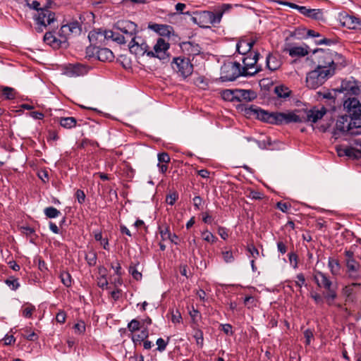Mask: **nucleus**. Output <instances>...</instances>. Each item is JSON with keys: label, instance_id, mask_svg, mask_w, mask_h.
Here are the masks:
<instances>
[{"label": "nucleus", "instance_id": "8fccbe9b", "mask_svg": "<svg viewBox=\"0 0 361 361\" xmlns=\"http://www.w3.org/2000/svg\"><path fill=\"white\" fill-rule=\"evenodd\" d=\"M156 344L157 345V350L163 352L166 348L168 341H165L162 338H159L157 340Z\"/></svg>", "mask_w": 361, "mask_h": 361}, {"label": "nucleus", "instance_id": "a211bd4d", "mask_svg": "<svg viewBox=\"0 0 361 361\" xmlns=\"http://www.w3.org/2000/svg\"><path fill=\"white\" fill-rule=\"evenodd\" d=\"M313 278L319 288L327 290L334 286L329 276L322 271H315Z\"/></svg>", "mask_w": 361, "mask_h": 361}, {"label": "nucleus", "instance_id": "f704fd0d", "mask_svg": "<svg viewBox=\"0 0 361 361\" xmlns=\"http://www.w3.org/2000/svg\"><path fill=\"white\" fill-rule=\"evenodd\" d=\"M149 336L148 329L145 327L144 329H141V331L138 334H135L133 336V342L137 345L140 344L142 341H144Z\"/></svg>", "mask_w": 361, "mask_h": 361}, {"label": "nucleus", "instance_id": "49530a36", "mask_svg": "<svg viewBox=\"0 0 361 361\" xmlns=\"http://www.w3.org/2000/svg\"><path fill=\"white\" fill-rule=\"evenodd\" d=\"M247 250L250 254L249 257H251L252 259H254L255 260H256L258 258V257L259 256V250L253 245H249L247 247Z\"/></svg>", "mask_w": 361, "mask_h": 361}, {"label": "nucleus", "instance_id": "f03ea898", "mask_svg": "<svg viewBox=\"0 0 361 361\" xmlns=\"http://www.w3.org/2000/svg\"><path fill=\"white\" fill-rule=\"evenodd\" d=\"M319 94L322 98L329 99L330 101L329 104H333V109H335L336 106L340 105L341 100L348 97V94L359 95L360 89L357 82L352 78L343 80L339 89H334L331 91L319 92Z\"/></svg>", "mask_w": 361, "mask_h": 361}, {"label": "nucleus", "instance_id": "864d4df0", "mask_svg": "<svg viewBox=\"0 0 361 361\" xmlns=\"http://www.w3.org/2000/svg\"><path fill=\"white\" fill-rule=\"evenodd\" d=\"M6 283L13 290H16L20 286L17 279H7Z\"/></svg>", "mask_w": 361, "mask_h": 361}, {"label": "nucleus", "instance_id": "7ed1b4c3", "mask_svg": "<svg viewBox=\"0 0 361 361\" xmlns=\"http://www.w3.org/2000/svg\"><path fill=\"white\" fill-rule=\"evenodd\" d=\"M251 111L259 120L274 125L302 123L304 120L294 111L269 112L259 108L251 109Z\"/></svg>", "mask_w": 361, "mask_h": 361}, {"label": "nucleus", "instance_id": "37998d69", "mask_svg": "<svg viewBox=\"0 0 361 361\" xmlns=\"http://www.w3.org/2000/svg\"><path fill=\"white\" fill-rule=\"evenodd\" d=\"M221 255L226 263H232L235 260V257L231 250H223L221 252Z\"/></svg>", "mask_w": 361, "mask_h": 361}, {"label": "nucleus", "instance_id": "393cba45", "mask_svg": "<svg viewBox=\"0 0 361 361\" xmlns=\"http://www.w3.org/2000/svg\"><path fill=\"white\" fill-rule=\"evenodd\" d=\"M267 67L270 71H276L281 66V61L279 56L274 54H269L266 59Z\"/></svg>", "mask_w": 361, "mask_h": 361}, {"label": "nucleus", "instance_id": "a878e982", "mask_svg": "<svg viewBox=\"0 0 361 361\" xmlns=\"http://www.w3.org/2000/svg\"><path fill=\"white\" fill-rule=\"evenodd\" d=\"M96 54L101 61H110L114 58L113 52L107 48H96Z\"/></svg>", "mask_w": 361, "mask_h": 361}, {"label": "nucleus", "instance_id": "9b49d317", "mask_svg": "<svg viewBox=\"0 0 361 361\" xmlns=\"http://www.w3.org/2000/svg\"><path fill=\"white\" fill-rule=\"evenodd\" d=\"M81 32V26L78 21L74 20L61 27L57 35L61 39L64 47L68 46V39L71 35H78Z\"/></svg>", "mask_w": 361, "mask_h": 361}, {"label": "nucleus", "instance_id": "4c0bfd02", "mask_svg": "<svg viewBox=\"0 0 361 361\" xmlns=\"http://www.w3.org/2000/svg\"><path fill=\"white\" fill-rule=\"evenodd\" d=\"M59 278L61 279V283L66 287H71L72 284V279L71 274L65 271L60 273Z\"/></svg>", "mask_w": 361, "mask_h": 361}, {"label": "nucleus", "instance_id": "774afa93", "mask_svg": "<svg viewBox=\"0 0 361 361\" xmlns=\"http://www.w3.org/2000/svg\"><path fill=\"white\" fill-rule=\"evenodd\" d=\"M195 338L196 339V342L197 345L202 346L203 345V334L202 331L197 332L195 335Z\"/></svg>", "mask_w": 361, "mask_h": 361}, {"label": "nucleus", "instance_id": "680f3d73", "mask_svg": "<svg viewBox=\"0 0 361 361\" xmlns=\"http://www.w3.org/2000/svg\"><path fill=\"white\" fill-rule=\"evenodd\" d=\"M66 314L63 311L58 312V314L56 316V322L60 324H63L66 322Z\"/></svg>", "mask_w": 361, "mask_h": 361}, {"label": "nucleus", "instance_id": "bb28decb", "mask_svg": "<svg viewBox=\"0 0 361 361\" xmlns=\"http://www.w3.org/2000/svg\"><path fill=\"white\" fill-rule=\"evenodd\" d=\"M159 163L157 166L161 173H165L168 169L167 164L170 161L169 155L166 152L158 154L157 156Z\"/></svg>", "mask_w": 361, "mask_h": 361}, {"label": "nucleus", "instance_id": "4be33fe9", "mask_svg": "<svg viewBox=\"0 0 361 361\" xmlns=\"http://www.w3.org/2000/svg\"><path fill=\"white\" fill-rule=\"evenodd\" d=\"M360 264L355 259L346 260V267L350 278L356 279L359 278Z\"/></svg>", "mask_w": 361, "mask_h": 361}, {"label": "nucleus", "instance_id": "c85d7f7f", "mask_svg": "<svg viewBox=\"0 0 361 361\" xmlns=\"http://www.w3.org/2000/svg\"><path fill=\"white\" fill-rule=\"evenodd\" d=\"M328 267L333 276H338L341 272V265L336 259L329 257L328 260Z\"/></svg>", "mask_w": 361, "mask_h": 361}, {"label": "nucleus", "instance_id": "052dcab7", "mask_svg": "<svg viewBox=\"0 0 361 361\" xmlns=\"http://www.w3.org/2000/svg\"><path fill=\"white\" fill-rule=\"evenodd\" d=\"M221 330L226 335H232L233 334L232 330V326L229 324H221Z\"/></svg>", "mask_w": 361, "mask_h": 361}, {"label": "nucleus", "instance_id": "5701e85b", "mask_svg": "<svg viewBox=\"0 0 361 361\" xmlns=\"http://www.w3.org/2000/svg\"><path fill=\"white\" fill-rule=\"evenodd\" d=\"M255 44L254 40H248L246 39H241L236 44L237 51L242 55H245L251 50L253 44Z\"/></svg>", "mask_w": 361, "mask_h": 361}, {"label": "nucleus", "instance_id": "72a5a7b5", "mask_svg": "<svg viewBox=\"0 0 361 361\" xmlns=\"http://www.w3.org/2000/svg\"><path fill=\"white\" fill-rule=\"evenodd\" d=\"M104 31H102V30H93V31H91L89 35H88V38L90 41V42L92 43H97V42L98 40H100L102 41V39H106L104 37Z\"/></svg>", "mask_w": 361, "mask_h": 361}, {"label": "nucleus", "instance_id": "c9c22d12", "mask_svg": "<svg viewBox=\"0 0 361 361\" xmlns=\"http://www.w3.org/2000/svg\"><path fill=\"white\" fill-rule=\"evenodd\" d=\"M327 293L325 295V298L326 300V302L328 305H331L333 301L336 298L337 293H336V286H334L331 288V289H327Z\"/></svg>", "mask_w": 361, "mask_h": 361}, {"label": "nucleus", "instance_id": "58836bf2", "mask_svg": "<svg viewBox=\"0 0 361 361\" xmlns=\"http://www.w3.org/2000/svg\"><path fill=\"white\" fill-rule=\"evenodd\" d=\"M44 212L47 217L50 219L56 218L61 214L60 211L54 207H46Z\"/></svg>", "mask_w": 361, "mask_h": 361}, {"label": "nucleus", "instance_id": "a19ab883", "mask_svg": "<svg viewBox=\"0 0 361 361\" xmlns=\"http://www.w3.org/2000/svg\"><path fill=\"white\" fill-rule=\"evenodd\" d=\"M2 92L4 97L7 99H13L16 97V92L15 90L10 87H4Z\"/></svg>", "mask_w": 361, "mask_h": 361}, {"label": "nucleus", "instance_id": "a18cd8bd", "mask_svg": "<svg viewBox=\"0 0 361 361\" xmlns=\"http://www.w3.org/2000/svg\"><path fill=\"white\" fill-rule=\"evenodd\" d=\"M85 259L90 266H94L97 263V255L94 252H89L85 255Z\"/></svg>", "mask_w": 361, "mask_h": 361}, {"label": "nucleus", "instance_id": "b1692460", "mask_svg": "<svg viewBox=\"0 0 361 361\" xmlns=\"http://www.w3.org/2000/svg\"><path fill=\"white\" fill-rule=\"evenodd\" d=\"M299 12L304 16L314 20H319L323 17V13L320 9H312L307 8L305 6H301L299 8Z\"/></svg>", "mask_w": 361, "mask_h": 361}, {"label": "nucleus", "instance_id": "6e6552de", "mask_svg": "<svg viewBox=\"0 0 361 361\" xmlns=\"http://www.w3.org/2000/svg\"><path fill=\"white\" fill-rule=\"evenodd\" d=\"M222 18L221 13H214L212 11H204L192 17V20L201 27L207 28L210 25L219 24Z\"/></svg>", "mask_w": 361, "mask_h": 361}, {"label": "nucleus", "instance_id": "cd10ccee", "mask_svg": "<svg viewBox=\"0 0 361 361\" xmlns=\"http://www.w3.org/2000/svg\"><path fill=\"white\" fill-rule=\"evenodd\" d=\"M27 5L38 13L41 10L48 7L49 0H27Z\"/></svg>", "mask_w": 361, "mask_h": 361}, {"label": "nucleus", "instance_id": "e433bc0d", "mask_svg": "<svg viewBox=\"0 0 361 361\" xmlns=\"http://www.w3.org/2000/svg\"><path fill=\"white\" fill-rule=\"evenodd\" d=\"M202 238L204 240L211 243L214 244L216 242L217 238L212 234L210 231H209L207 229H205L201 232Z\"/></svg>", "mask_w": 361, "mask_h": 361}, {"label": "nucleus", "instance_id": "20e7f679", "mask_svg": "<svg viewBox=\"0 0 361 361\" xmlns=\"http://www.w3.org/2000/svg\"><path fill=\"white\" fill-rule=\"evenodd\" d=\"M312 61L316 68L324 69H332V75L338 64H343V57L341 54L330 49H317L312 56Z\"/></svg>", "mask_w": 361, "mask_h": 361}, {"label": "nucleus", "instance_id": "dca6fc26", "mask_svg": "<svg viewBox=\"0 0 361 361\" xmlns=\"http://www.w3.org/2000/svg\"><path fill=\"white\" fill-rule=\"evenodd\" d=\"M338 20L343 27L361 30V20L345 11L339 13Z\"/></svg>", "mask_w": 361, "mask_h": 361}, {"label": "nucleus", "instance_id": "f8f14e48", "mask_svg": "<svg viewBox=\"0 0 361 361\" xmlns=\"http://www.w3.org/2000/svg\"><path fill=\"white\" fill-rule=\"evenodd\" d=\"M128 43L130 51L138 56H142L145 54L147 56V52H149V47L146 40L137 35L132 38Z\"/></svg>", "mask_w": 361, "mask_h": 361}, {"label": "nucleus", "instance_id": "69168bd1", "mask_svg": "<svg viewBox=\"0 0 361 361\" xmlns=\"http://www.w3.org/2000/svg\"><path fill=\"white\" fill-rule=\"evenodd\" d=\"M160 234L161 238L164 240L169 239V238H171V233L168 228H165L164 229H161L160 231Z\"/></svg>", "mask_w": 361, "mask_h": 361}, {"label": "nucleus", "instance_id": "4468645a", "mask_svg": "<svg viewBox=\"0 0 361 361\" xmlns=\"http://www.w3.org/2000/svg\"><path fill=\"white\" fill-rule=\"evenodd\" d=\"M173 68L184 78L190 75L193 71V66L190 59L185 57L174 58Z\"/></svg>", "mask_w": 361, "mask_h": 361}, {"label": "nucleus", "instance_id": "9d476101", "mask_svg": "<svg viewBox=\"0 0 361 361\" xmlns=\"http://www.w3.org/2000/svg\"><path fill=\"white\" fill-rule=\"evenodd\" d=\"M36 23L35 30L38 32H42L44 30L56 20L55 13L48 7L39 11L34 16Z\"/></svg>", "mask_w": 361, "mask_h": 361}, {"label": "nucleus", "instance_id": "c03bdc74", "mask_svg": "<svg viewBox=\"0 0 361 361\" xmlns=\"http://www.w3.org/2000/svg\"><path fill=\"white\" fill-rule=\"evenodd\" d=\"M183 47L184 49L187 50L190 54H191L192 47L193 49V50L192 51L193 54H196L200 51L199 46L197 44L193 46L190 42H183Z\"/></svg>", "mask_w": 361, "mask_h": 361}, {"label": "nucleus", "instance_id": "e2e57ef3", "mask_svg": "<svg viewBox=\"0 0 361 361\" xmlns=\"http://www.w3.org/2000/svg\"><path fill=\"white\" fill-rule=\"evenodd\" d=\"M97 285L99 287L104 288L108 285V281L105 276H101L99 278H98L97 281Z\"/></svg>", "mask_w": 361, "mask_h": 361}, {"label": "nucleus", "instance_id": "ea45409f", "mask_svg": "<svg viewBox=\"0 0 361 361\" xmlns=\"http://www.w3.org/2000/svg\"><path fill=\"white\" fill-rule=\"evenodd\" d=\"M141 322L139 319H133L128 324V329L133 333L140 329H142Z\"/></svg>", "mask_w": 361, "mask_h": 361}, {"label": "nucleus", "instance_id": "13d9d810", "mask_svg": "<svg viewBox=\"0 0 361 361\" xmlns=\"http://www.w3.org/2000/svg\"><path fill=\"white\" fill-rule=\"evenodd\" d=\"M277 250L280 253L284 255L287 252V246L286 243L281 240L278 241Z\"/></svg>", "mask_w": 361, "mask_h": 361}, {"label": "nucleus", "instance_id": "603ef678", "mask_svg": "<svg viewBox=\"0 0 361 361\" xmlns=\"http://www.w3.org/2000/svg\"><path fill=\"white\" fill-rule=\"evenodd\" d=\"M288 258L290 264L294 269L298 267V255L295 252H290L288 255Z\"/></svg>", "mask_w": 361, "mask_h": 361}, {"label": "nucleus", "instance_id": "5fc2aeb1", "mask_svg": "<svg viewBox=\"0 0 361 361\" xmlns=\"http://www.w3.org/2000/svg\"><path fill=\"white\" fill-rule=\"evenodd\" d=\"M182 320V317L179 311L172 312L171 321L173 324L180 323Z\"/></svg>", "mask_w": 361, "mask_h": 361}, {"label": "nucleus", "instance_id": "39448f33", "mask_svg": "<svg viewBox=\"0 0 361 361\" xmlns=\"http://www.w3.org/2000/svg\"><path fill=\"white\" fill-rule=\"evenodd\" d=\"M361 135V118L355 119L348 115H343L336 121L334 130V136L340 134Z\"/></svg>", "mask_w": 361, "mask_h": 361}, {"label": "nucleus", "instance_id": "412c9836", "mask_svg": "<svg viewBox=\"0 0 361 361\" xmlns=\"http://www.w3.org/2000/svg\"><path fill=\"white\" fill-rule=\"evenodd\" d=\"M43 40L47 44L51 46L54 49L64 47L63 43L60 42V37L58 35L56 36L51 32H46L44 35Z\"/></svg>", "mask_w": 361, "mask_h": 361}, {"label": "nucleus", "instance_id": "6e6d98bb", "mask_svg": "<svg viewBox=\"0 0 361 361\" xmlns=\"http://www.w3.org/2000/svg\"><path fill=\"white\" fill-rule=\"evenodd\" d=\"M304 336L305 338L306 345H310L311 343V340L313 338V332L310 329H306L304 331Z\"/></svg>", "mask_w": 361, "mask_h": 361}, {"label": "nucleus", "instance_id": "7c9ffc66", "mask_svg": "<svg viewBox=\"0 0 361 361\" xmlns=\"http://www.w3.org/2000/svg\"><path fill=\"white\" fill-rule=\"evenodd\" d=\"M238 92V97L243 101L250 102L256 97V94L252 90H240Z\"/></svg>", "mask_w": 361, "mask_h": 361}, {"label": "nucleus", "instance_id": "aec40b11", "mask_svg": "<svg viewBox=\"0 0 361 361\" xmlns=\"http://www.w3.org/2000/svg\"><path fill=\"white\" fill-rule=\"evenodd\" d=\"M148 27L164 37H169L173 31L171 26L163 24L152 23L149 24Z\"/></svg>", "mask_w": 361, "mask_h": 361}, {"label": "nucleus", "instance_id": "f257e3e1", "mask_svg": "<svg viewBox=\"0 0 361 361\" xmlns=\"http://www.w3.org/2000/svg\"><path fill=\"white\" fill-rule=\"evenodd\" d=\"M137 25L127 20H118L113 30L104 32L106 39H111L118 44H126L133 38L137 33Z\"/></svg>", "mask_w": 361, "mask_h": 361}, {"label": "nucleus", "instance_id": "6ab92c4d", "mask_svg": "<svg viewBox=\"0 0 361 361\" xmlns=\"http://www.w3.org/2000/svg\"><path fill=\"white\" fill-rule=\"evenodd\" d=\"M86 72V68L80 64H69L65 69V74L68 77L80 76Z\"/></svg>", "mask_w": 361, "mask_h": 361}, {"label": "nucleus", "instance_id": "79ce46f5", "mask_svg": "<svg viewBox=\"0 0 361 361\" xmlns=\"http://www.w3.org/2000/svg\"><path fill=\"white\" fill-rule=\"evenodd\" d=\"M35 310V307L31 304H27L23 306L22 315L26 318H30L32 312Z\"/></svg>", "mask_w": 361, "mask_h": 361}, {"label": "nucleus", "instance_id": "0e129e2a", "mask_svg": "<svg viewBox=\"0 0 361 361\" xmlns=\"http://www.w3.org/2000/svg\"><path fill=\"white\" fill-rule=\"evenodd\" d=\"M76 197L79 203L82 204L85 202V195L82 190H78L76 191Z\"/></svg>", "mask_w": 361, "mask_h": 361}, {"label": "nucleus", "instance_id": "de8ad7c7", "mask_svg": "<svg viewBox=\"0 0 361 361\" xmlns=\"http://www.w3.org/2000/svg\"><path fill=\"white\" fill-rule=\"evenodd\" d=\"M74 331L75 334H82L85 331V324L82 321H80L77 322L73 326Z\"/></svg>", "mask_w": 361, "mask_h": 361}, {"label": "nucleus", "instance_id": "09e8293b", "mask_svg": "<svg viewBox=\"0 0 361 361\" xmlns=\"http://www.w3.org/2000/svg\"><path fill=\"white\" fill-rule=\"evenodd\" d=\"M178 197V195L176 192H170L169 195H166V201L167 204L170 205H173L176 201L177 200Z\"/></svg>", "mask_w": 361, "mask_h": 361}, {"label": "nucleus", "instance_id": "338daca9", "mask_svg": "<svg viewBox=\"0 0 361 361\" xmlns=\"http://www.w3.org/2000/svg\"><path fill=\"white\" fill-rule=\"evenodd\" d=\"M218 233L221 236V238L226 240L228 237V231L226 228L224 227H219L218 229Z\"/></svg>", "mask_w": 361, "mask_h": 361}, {"label": "nucleus", "instance_id": "f3484780", "mask_svg": "<svg viewBox=\"0 0 361 361\" xmlns=\"http://www.w3.org/2000/svg\"><path fill=\"white\" fill-rule=\"evenodd\" d=\"M326 113V110L325 107L322 106L320 109L314 107L312 109L307 111L305 115H298L304 118L302 122L310 121L312 123H317L319 120L323 118Z\"/></svg>", "mask_w": 361, "mask_h": 361}, {"label": "nucleus", "instance_id": "0eeeda50", "mask_svg": "<svg viewBox=\"0 0 361 361\" xmlns=\"http://www.w3.org/2000/svg\"><path fill=\"white\" fill-rule=\"evenodd\" d=\"M240 76H243L241 65L239 62L228 61L221 68L222 81H233Z\"/></svg>", "mask_w": 361, "mask_h": 361}, {"label": "nucleus", "instance_id": "ddd939ff", "mask_svg": "<svg viewBox=\"0 0 361 361\" xmlns=\"http://www.w3.org/2000/svg\"><path fill=\"white\" fill-rule=\"evenodd\" d=\"M250 54L243 59V66H241V70L243 73V76H252L259 71V69L256 66V63L258 61L259 54L255 53Z\"/></svg>", "mask_w": 361, "mask_h": 361}, {"label": "nucleus", "instance_id": "2eb2a0df", "mask_svg": "<svg viewBox=\"0 0 361 361\" xmlns=\"http://www.w3.org/2000/svg\"><path fill=\"white\" fill-rule=\"evenodd\" d=\"M169 44L162 38H159L156 44L154 45V50L147 52V56L156 57L160 60H166L169 59L168 50Z\"/></svg>", "mask_w": 361, "mask_h": 361}, {"label": "nucleus", "instance_id": "473e14b6", "mask_svg": "<svg viewBox=\"0 0 361 361\" xmlns=\"http://www.w3.org/2000/svg\"><path fill=\"white\" fill-rule=\"evenodd\" d=\"M274 92L279 97L286 99L290 96L291 91L284 85H279L275 87Z\"/></svg>", "mask_w": 361, "mask_h": 361}, {"label": "nucleus", "instance_id": "1a4fd4ad", "mask_svg": "<svg viewBox=\"0 0 361 361\" xmlns=\"http://www.w3.org/2000/svg\"><path fill=\"white\" fill-rule=\"evenodd\" d=\"M357 96L348 94L340 102V105L343 104V107L348 113L347 115L355 119L361 118V103L357 99Z\"/></svg>", "mask_w": 361, "mask_h": 361}, {"label": "nucleus", "instance_id": "2f4dec72", "mask_svg": "<svg viewBox=\"0 0 361 361\" xmlns=\"http://www.w3.org/2000/svg\"><path fill=\"white\" fill-rule=\"evenodd\" d=\"M290 56H305L308 54L307 48L303 47H293L288 49Z\"/></svg>", "mask_w": 361, "mask_h": 361}, {"label": "nucleus", "instance_id": "bf43d9fd", "mask_svg": "<svg viewBox=\"0 0 361 361\" xmlns=\"http://www.w3.org/2000/svg\"><path fill=\"white\" fill-rule=\"evenodd\" d=\"M296 278L298 279L297 281H295V284L297 286H298L300 288L302 287V286L305 285V279L302 274H298L296 276Z\"/></svg>", "mask_w": 361, "mask_h": 361}, {"label": "nucleus", "instance_id": "c756f323", "mask_svg": "<svg viewBox=\"0 0 361 361\" xmlns=\"http://www.w3.org/2000/svg\"><path fill=\"white\" fill-rule=\"evenodd\" d=\"M59 123L61 127L71 129L77 124V120L74 117H62L59 118Z\"/></svg>", "mask_w": 361, "mask_h": 361}, {"label": "nucleus", "instance_id": "3c124183", "mask_svg": "<svg viewBox=\"0 0 361 361\" xmlns=\"http://www.w3.org/2000/svg\"><path fill=\"white\" fill-rule=\"evenodd\" d=\"M338 154L340 157L345 155L348 157L353 156V149L350 147H347L344 149H338Z\"/></svg>", "mask_w": 361, "mask_h": 361}, {"label": "nucleus", "instance_id": "423d86ee", "mask_svg": "<svg viewBox=\"0 0 361 361\" xmlns=\"http://www.w3.org/2000/svg\"><path fill=\"white\" fill-rule=\"evenodd\" d=\"M332 76V69L321 70L315 68L309 72L306 77V85L310 89H317L322 85L325 81Z\"/></svg>", "mask_w": 361, "mask_h": 361}, {"label": "nucleus", "instance_id": "4d7b16f0", "mask_svg": "<svg viewBox=\"0 0 361 361\" xmlns=\"http://www.w3.org/2000/svg\"><path fill=\"white\" fill-rule=\"evenodd\" d=\"M277 208L283 212H287L290 208V204L287 202H279L277 203Z\"/></svg>", "mask_w": 361, "mask_h": 361}]
</instances>
